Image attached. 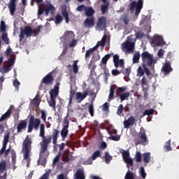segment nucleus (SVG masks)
<instances>
[{"instance_id": "obj_1", "label": "nucleus", "mask_w": 179, "mask_h": 179, "mask_svg": "<svg viewBox=\"0 0 179 179\" xmlns=\"http://www.w3.org/2000/svg\"><path fill=\"white\" fill-rule=\"evenodd\" d=\"M142 66L137 69V76H143L145 73L147 76H150V70L148 66L151 67V71H155V64H157V59L153 58V55L145 51L141 54Z\"/></svg>"}, {"instance_id": "obj_2", "label": "nucleus", "mask_w": 179, "mask_h": 179, "mask_svg": "<svg viewBox=\"0 0 179 179\" xmlns=\"http://www.w3.org/2000/svg\"><path fill=\"white\" fill-rule=\"evenodd\" d=\"M39 136L42 138V142L40 143L41 147H44V145L48 147V145L51 143V141H52L53 145H57L58 136H59V131L57 129H54L52 130V134L48 137H45V125L41 124Z\"/></svg>"}, {"instance_id": "obj_3", "label": "nucleus", "mask_w": 179, "mask_h": 179, "mask_svg": "<svg viewBox=\"0 0 179 179\" xmlns=\"http://www.w3.org/2000/svg\"><path fill=\"white\" fill-rule=\"evenodd\" d=\"M134 142L136 146H138V145L146 146V144L149 142V139L146 136V131L143 127L141 128L140 132L134 137Z\"/></svg>"}, {"instance_id": "obj_4", "label": "nucleus", "mask_w": 179, "mask_h": 179, "mask_svg": "<svg viewBox=\"0 0 179 179\" xmlns=\"http://www.w3.org/2000/svg\"><path fill=\"white\" fill-rule=\"evenodd\" d=\"M31 138L27 136L22 143V153H24V160H29V156L30 155V152H31Z\"/></svg>"}, {"instance_id": "obj_5", "label": "nucleus", "mask_w": 179, "mask_h": 179, "mask_svg": "<svg viewBox=\"0 0 179 179\" xmlns=\"http://www.w3.org/2000/svg\"><path fill=\"white\" fill-rule=\"evenodd\" d=\"M41 124V120L39 118L34 117V115H31L29 116L28 130L27 132L30 133L33 131V129L37 131Z\"/></svg>"}, {"instance_id": "obj_6", "label": "nucleus", "mask_w": 179, "mask_h": 179, "mask_svg": "<svg viewBox=\"0 0 179 179\" xmlns=\"http://www.w3.org/2000/svg\"><path fill=\"white\" fill-rule=\"evenodd\" d=\"M48 150V147L47 145H43V147H41L39 159L38 160V164L39 166H43L45 167V164H47V157H48V154H47V150Z\"/></svg>"}, {"instance_id": "obj_7", "label": "nucleus", "mask_w": 179, "mask_h": 179, "mask_svg": "<svg viewBox=\"0 0 179 179\" xmlns=\"http://www.w3.org/2000/svg\"><path fill=\"white\" fill-rule=\"evenodd\" d=\"M143 8V0L133 1L130 3V10L132 12L136 8L135 16H138Z\"/></svg>"}, {"instance_id": "obj_8", "label": "nucleus", "mask_w": 179, "mask_h": 179, "mask_svg": "<svg viewBox=\"0 0 179 179\" xmlns=\"http://www.w3.org/2000/svg\"><path fill=\"white\" fill-rule=\"evenodd\" d=\"M134 49L135 43L126 41L122 44V50L123 52H125L126 54H131V52H134Z\"/></svg>"}, {"instance_id": "obj_9", "label": "nucleus", "mask_w": 179, "mask_h": 179, "mask_svg": "<svg viewBox=\"0 0 179 179\" xmlns=\"http://www.w3.org/2000/svg\"><path fill=\"white\" fill-rule=\"evenodd\" d=\"M151 44L153 47H163L166 43L162 36L155 35L151 41Z\"/></svg>"}, {"instance_id": "obj_10", "label": "nucleus", "mask_w": 179, "mask_h": 179, "mask_svg": "<svg viewBox=\"0 0 179 179\" xmlns=\"http://www.w3.org/2000/svg\"><path fill=\"white\" fill-rule=\"evenodd\" d=\"M6 161L0 162V179H6L8 177V171L6 170Z\"/></svg>"}, {"instance_id": "obj_11", "label": "nucleus", "mask_w": 179, "mask_h": 179, "mask_svg": "<svg viewBox=\"0 0 179 179\" xmlns=\"http://www.w3.org/2000/svg\"><path fill=\"white\" fill-rule=\"evenodd\" d=\"M54 76H52V73H49L43 78L41 83L46 85V86H50L54 85Z\"/></svg>"}, {"instance_id": "obj_12", "label": "nucleus", "mask_w": 179, "mask_h": 179, "mask_svg": "<svg viewBox=\"0 0 179 179\" xmlns=\"http://www.w3.org/2000/svg\"><path fill=\"white\" fill-rule=\"evenodd\" d=\"M96 27L99 30H104L107 27V18L106 17H100L96 22Z\"/></svg>"}, {"instance_id": "obj_13", "label": "nucleus", "mask_w": 179, "mask_h": 179, "mask_svg": "<svg viewBox=\"0 0 179 179\" xmlns=\"http://www.w3.org/2000/svg\"><path fill=\"white\" fill-rule=\"evenodd\" d=\"M50 99H56L59 94V83H56L53 89H52L50 92Z\"/></svg>"}, {"instance_id": "obj_14", "label": "nucleus", "mask_w": 179, "mask_h": 179, "mask_svg": "<svg viewBox=\"0 0 179 179\" xmlns=\"http://www.w3.org/2000/svg\"><path fill=\"white\" fill-rule=\"evenodd\" d=\"M63 128L61 131V136L63 139H65L68 136V128H69V120H64L63 123Z\"/></svg>"}, {"instance_id": "obj_15", "label": "nucleus", "mask_w": 179, "mask_h": 179, "mask_svg": "<svg viewBox=\"0 0 179 179\" xmlns=\"http://www.w3.org/2000/svg\"><path fill=\"white\" fill-rule=\"evenodd\" d=\"M161 71L164 75L167 76L170 75L171 72H173V69L171 68V63L169 62H165L164 64H163Z\"/></svg>"}, {"instance_id": "obj_16", "label": "nucleus", "mask_w": 179, "mask_h": 179, "mask_svg": "<svg viewBox=\"0 0 179 179\" xmlns=\"http://www.w3.org/2000/svg\"><path fill=\"white\" fill-rule=\"evenodd\" d=\"M27 128V121L21 120L20 121L19 124L17 125V133L22 134L23 131H26Z\"/></svg>"}, {"instance_id": "obj_17", "label": "nucleus", "mask_w": 179, "mask_h": 179, "mask_svg": "<svg viewBox=\"0 0 179 179\" xmlns=\"http://www.w3.org/2000/svg\"><path fill=\"white\" fill-rule=\"evenodd\" d=\"M84 27H86L87 29H90L92 27H94V17H87L84 21Z\"/></svg>"}, {"instance_id": "obj_18", "label": "nucleus", "mask_w": 179, "mask_h": 179, "mask_svg": "<svg viewBox=\"0 0 179 179\" xmlns=\"http://www.w3.org/2000/svg\"><path fill=\"white\" fill-rule=\"evenodd\" d=\"M8 8L11 16L15 15V12H16V0H10L8 4Z\"/></svg>"}, {"instance_id": "obj_19", "label": "nucleus", "mask_w": 179, "mask_h": 179, "mask_svg": "<svg viewBox=\"0 0 179 179\" xmlns=\"http://www.w3.org/2000/svg\"><path fill=\"white\" fill-rule=\"evenodd\" d=\"M89 94V92L85 91L83 94L82 92H77L76 94V99L78 100V103H82L86 97H87V95Z\"/></svg>"}, {"instance_id": "obj_20", "label": "nucleus", "mask_w": 179, "mask_h": 179, "mask_svg": "<svg viewBox=\"0 0 179 179\" xmlns=\"http://www.w3.org/2000/svg\"><path fill=\"white\" fill-rule=\"evenodd\" d=\"M124 128H129V127H134L135 124V117L130 116L128 120L123 122Z\"/></svg>"}, {"instance_id": "obj_21", "label": "nucleus", "mask_w": 179, "mask_h": 179, "mask_svg": "<svg viewBox=\"0 0 179 179\" xmlns=\"http://www.w3.org/2000/svg\"><path fill=\"white\" fill-rule=\"evenodd\" d=\"M97 157H100V150L95 151L92 154V157H90L89 159L85 162V163H87V164H92L93 163L92 160H96Z\"/></svg>"}, {"instance_id": "obj_22", "label": "nucleus", "mask_w": 179, "mask_h": 179, "mask_svg": "<svg viewBox=\"0 0 179 179\" xmlns=\"http://www.w3.org/2000/svg\"><path fill=\"white\" fill-rule=\"evenodd\" d=\"M22 31L25 34L27 37H31V36H33V29L30 26H25Z\"/></svg>"}, {"instance_id": "obj_23", "label": "nucleus", "mask_w": 179, "mask_h": 179, "mask_svg": "<svg viewBox=\"0 0 179 179\" xmlns=\"http://www.w3.org/2000/svg\"><path fill=\"white\" fill-rule=\"evenodd\" d=\"M117 86L116 85H112L110 87V93L108 95V101H111V100H114V91L116 90Z\"/></svg>"}, {"instance_id": "obj_24", "label": "nucleus", "mask_w": 179, "mask_h": 179, "mask_svg": "<svg viewBox=\"0 0 179 179\" xmlns=\"http://www.w3.org/2000/svg\"><path fill=\"white\" fill-rule=\"evenodd\" d=\"M10 136V133L8 132L6 135H4L2 148L6 150V146L8 143L9 142V138Z\"/></svg>"}, {"instance_id": "obj_25", "label": "nucleus", "mask_w": 179, "mask_h": 179, "mask_svg": "<svg viewBox=\"0 0 179 179\" xmlns=\"http://www.w3.org/2000/svg\"><path fill=\"white\" fill-rule=\"evenodd\" d=\"M75 179H85V173L83 170L78 169L76 173L74 174Z\"/></svg>"}, {"instance_id": "obj_26", "label": "nucleus", "mask_w": 179, "mask_h": 179, "mask_svg": "<svg viewBox=\"0 0 179 179\" xmlns=\"http://www.w3.org/2000/svg\"><path fill=\"white\" fill-rule=\"evenodd\" d=\"M45 15H48V13H51V15H54L55 12V8L54 6L49 4L46 6L45 9Z\"/></svg>"}, {"instance_id": "obj_27", "label": "nucleus", "mask_w": 179, "mask_h": 179, "mask_svg": "<svg viewBox=\"0 0 179 179\" xmlns=\"http://www.w3.org/2000/svg\"><path fill=\"white\" fill-rule=\"evenodd\" d=\"M108 6H110V3L107 2L104 4L101 5V11L102 15H106L108 12Z\"/></svg>"}, {"instance_id": "obj_28", "label": "nucleus", "mask_w": 179, "mask_h": 179, "mask_svg": "<svg viewBox=\"0 0 179 179\" xmlns=\"http://www.w3.org/2000/svg\"><path fill=\"white\" fill-rule=\"evenodd\" d=\"M94 9L92 7H87L85 9V15L88 16V17H92L93 15H94Z\"/></svg>"}, {"instance_id": "obj_29", "label": "nucleus", "mask_w": 179, "mask_h": 179, "mask_svg": "<svg viewBox=\"0 0 179 179\" xmlns=\"http://www.w3.org/2000/svg\"><path fill=\"white\" fill-rule=\"evenodd\" d=\"M62 15L65 18L66 23H69V14L66 11V8L62 9Z\"/></svg>"}, {"instance_id": "obj_30", "label": "nucleus", "mask_w": 179, "mask_h": 179, "mask_svg": "<svg viewBox=\"0 0 179 179\" xmlns=\"http://www.w3.org/2000/svg\"><path fill=\"white\" fill-rule=\"evenodd\" d=\"M143 162L145 163V164H148V163H150V152H145L143 155Z\"/></svg>"}, {"instance_id": "obj_31", "label": "nucleus", "mask_w": 179, "mask_h": 179, "mask_svg": "<svg viewBox=\"0 0 179 179\" xmlns=\"http://www.w3.org/2000/svg\"><path fill=\"white\" fill-rule=\"evenodd\" d=\"M164 149L165 152H171V150H172L171 140H169L166 142L165 145H164Z\"/></svg>"}, {"instance_id": "obj_32", "label": "nucleus", "mask_w": 179, "mask_h": 179, "mask_svg": "<svg viewBox=\"0 0 179 179\" xmlns=\"http://www.w3.org/2000/svg\"><path fill=\"white\" fill-rule=\"evenodd\" d=\"M129 92H124L121 94H120V103H122V101L125 100H128V98L129 97Z\"/></svg>"}, {"instance_id": "obj_33", "label": "nucleus", "mask_w": 179, "mask_h": 179, "mask_svg": "<svg viewBox=\"0 0 179 179\" xmlns=\"http://www.w3.org/2000/svg\"><path fill=\"white\" fill-rule=\"evenodd\" d=\"M1 39L7 45L9 44V38L8 37V33L2 32Z\"/></svg>"}, {"instance_id": "obj_34", "label": "nucleus", "mask_w": 179, "mask_h": 179, "mask_svg": "<svg viewBox=\"0 0 179 179\" xmlns=\"http://www.w3.org/2000/svg\"><path fill=\"white\" fill-rule=\"evenodd\" d=\"M141 59V54L136 52L133 56V64H139V59Z\"/></svg>"}, {"instance_id": "obj_35", "label": "nucleus", "mask_w": 179, "mask_h": 179, "mask_svg": "<svg viewBox=\"0 0 179 179\" xmlns=\"http://www.w3.org/2000/svg\"><path fill=\"white\" fill-rule=\"evenodd\" d=\"M155 114V109L151 108V109H147L145 110L143 113V117H145V115H153Z\"/></svg>"}, {"instance_id": "obj_36", "label": "nucleus", "mask_w": 179, "mask_h": 179, "mask_svg": "<svg viewBox=\"0 0 179 179\" xmlns=\"http://www.w3.org/2000/svg\"><path fill=\"white\" fill-rule=\"evenodd\" d=\"M78 60H75L73 64V71L74 73H78L79 72V67L78 66Z\"/></svg>"}, {"instance_id": "obj_37", "label": "nucleus", "mask_w": 179, "mask_h": 179, "mask_svg": "<svg viewBox=\"0 0 179 179\" xmlns=\"http://www.w3.org/2000/svg\"><path fill=\"white\" fill-rule=\"evenodd\" d=\"M10 115V110L8 109L7 112L1 117L0 122L2 121H4V120H6V118H8Z\"/></svg>"}, {"instance_id": "obj_38", "label": "nucleus", "mask_w": 179, "mask_h": 179, "mask_svg": "<svg viewBox=\"0 0 179 179\" xmlns=\"http://www.w3.org/2000/svg\"><path fill=\"white\" fill-rule=\"evenodd\" d=\"M110 58H111V54L106 55L101 59L102 64H103V65H107V61H108Z\"/></svg>"}, {"instance_id": "obj_39", "label": "nucleus", "mask_w": 179, "mask_h": 179, "mask_svg": "<svg viewBox=\"0 0 179 179\" xmlns=\"http://www.w3.org/2000/svg\"><path fill=\"white\" fill-rule=\"evenodd\" d=\"M135 160L136 163H141L142 162V155L140 152H136L135 155Z\"/></svg>"}, {"instance_id": "obj_40", "label": "nucleus", "mask_w": 179, "mask_h": 179, "mask_svg": "<svg viewBox=\"0 0 179 179\" xmlns=\"http://www.w3.org/2000/svg\"><path fill=\"white\" fill-rule=\"evenodd\" d=\"M111 160H113V157H111V155H110L108 152H106V153H105V161H106V163L107 164H108V163H110V162H111Z\"/></svg>"}, {"instance_id": "obj_41", "label": "nucleus", "mask_w": 179, "mask_h": 179, "mask_svg": "<svg viewBox=\"0 0 179 179\" xmlns=\"http://www.w3.org/2000/svg\"><path fill=\"white\" fill-rule=\"evenodd\" d=\"M56 99L55 98H50V101H48V104L50 107H52L53 110H55V105H56Z\"/></svg>"}, {"instance_id": "obj_42", "label": "nucleus", "mask_w": 179, "mask_h": 179, "mask_svg": "<svg viewBox=\"0 0 179 179\" xmlns=\"http://www.w3.org/2000/svg\"><path fill=\"white\" fill-rule=\"evenodd\" d=\"M106 40H107V36L106 35H104L102 38V39L101 40V41H99L97 43V44L101 47H104V45H106Z\"/></svg>"}, {"instance_id": "obj_43", "label": "nucleus", "mask_w": 179, "mask_h": 179, "mask_svg": "<svg viewBox=\"0 0 179 179\" xmlns=\"http://www.w3.org/2000/svg\"><path fill=\"white\" fill-rule=\"evenodd\" d=\"M33 30V36L35 37V36H38V33H40V31L41 30V25H38Z\"/></svg>"}, {"instance_id": "obj_44", "label": "nucleus", "mask_w": 179, "mask_h": 179, "mask_svg": "<svg viewBox=\"0 0 179 179\" xmlns=\"http://www.w3.org/2000/svg\"><path fill=\"white\" fill-rule=\"evenodd\" d=\"M124 111V106L122 104H120L118 107H117V115H122V112Z\"/></svg>"}, {"instance_id": "obj_45", "label": "nucleus", "mask_w": 179, "mask_h": 179, "mask_svg": "<svg viewBox=\"0 0 179 179\" xmlns=\"http://www.w3.org/2000/svg\"><path fill=\"white\" fill-rule=\"evenodd\" d=\"M135 36L136 38L139 40V38H143V37H145V33H143L142 31H139L136 32Z\"/></svg>"}, {"instance_id": "obj_46", "label": "nucleus", "mask_w": 179, "mask_h": 179, "mask_svg": "<svg viewBox=\"0 0 179 179\" xmlns=\"http://www.w3.org/2000/svg\"><path fill=\"white\" fill-rule=\"evenodd\" d=\"M125 179H135V175L134 174V173L131 172V171H128L126 173L125 176Z\"/></svg>"}, {"instance_id": "obj_47", "label": "nucleus", "mask_w": 179, "mask_h": 179, "mask_svg": "<svg viewBox=\"0 0 179 179\" xmlns=\"http://www.w3.org/2000/svg\"><path fill=\"white\" fill-rule=\"evenodd\" d=\"M124 161L127 163V164H129L131 167L134 166V159L132 158L129 157L124 159Z\"/></svg>"}, {"instance_id": "obj_48", "label": "nucleus", "mask_w": 179, "mask_h": 179, "mask_svg": "<svg viewBox=\"0 0 179 179\" xmlns=\"http://www.w3.org/2000/svg\"><path fill=\"white\" fill-rule=\"evenodd\" d=\"M141 82L142 88L145 89L144 86L148 85V78L145 76H143Z\"/></svg>"}, {"instance_id": "obj_49", "label": "nucleus", "mask_w": 179, "mask_h": 179, "mask_svg": "<svg viewBox=\"0 0 179 179\" xmlns=\"http://www.w3.org/2000/svg\"><path fill=\"white\" fill-rule=\"evenodd\" d=\"M33 101H34V104L35 106H36L37 107H38V106H40V101H41L40 96L36 95L35 96V98L34 99Z\"/></svg>"}, {"instance_id": "obj_50", "label": "nucleus", "mask_w": 179, "mask_h": 179, "mask_svg": "<svg viewBox=\"0 0 179 179\" xmlns=\"http://www.w3.org/2000/svg\"><path fill=\"white\" fill-rule=\"evenodd\" d=\"M63 20H64V18H62V16L59 14H58L55 17L56 24H59V23H61Z\"/></svg>"}, {"instance_id": "obj_51", "label": "nucleus", "mask_w": 179, "mask_h": 179, "mask_svg": "<svg viewBox=\"0 0 179 179\" xmlns=\"http://www.w3.org/2000/svg\"><path fill=\"white\" fill-rule=\"evenodd\" d=\"M127 87H117L116 86V92L117 93H124V92H126Z\"/></svg>"}, {"instance_id": "obj_52", "label": "nucleus", "mask_w": 179, "mask_h": 179, "mask_svg": "<svg viewBox=\"0 0 179 179\" xmlns=\"http://www.w3.org/2000/svg\"><path fill=\"white\" fill-rule=\"evenodd\" d=\"M6 31V25L5 24V21H1L0 24V31L5 33Z\"/></svg>"}, {"instance_id": "obj_53", "label": "nucleus", "mask_w": 179, "mask_h": 179, "mask_svg": "<svg viewBox=\"0 0 179 179\" xmlns=\"http://www.w3.org/2000/svg\"><path fill=\"white\" fill-rule=\"evenodd\" d=\"M66 38H73L75 37V34L72 31H67L65 34Z\"/></svg>"}, {"instance_id": "obj_54", "label": "nucleus", "mask_w": 179, "mask_h": 179, "mask_svg": "<svg viewBox=\"0 0 179 179\" xmlns=\"http://www.w3.org/2000/svg\"><path fill=\"white\" fill-rule=\"evenodd\" d=\"M122 156L123 157V160L125 159L129 158V150H124L122 152Z\"/></svg>"}, {"instance_id": "obj_55", "label": "nucleus", "mask_w": 179, "mask_h": 179, "mask_svg": "<svg viewBox=\"0 0 179 179\" xmlns=\"http://www.w3.org/2000/svg\"><path fill=\"white\" fill-rule=\"evenodd\" d=\"M41 120H43V122H46V121H47V113H45V111L41 110Z\"/></svg>"}, {"instance_id": "obj_56", "label": "nucleus", "mask_w": 179, "mask_h": 179, "mask_svg": "<svg viewBox=\"0 0 179 179\" xmlns=\"http://www.w3.org/2000/svg\"><path fill=\"white\" fill-rule=\"evenodd\" d=\"M89 113L91 117L94 115V108L93 107V103H91L89 106Z\"/></svg>"}, {"instance_id": "obj_57", "label": "nucleus", "mask_w": 179, "mask_h": 179, "mask_svg": "<svg viewBox=\"0 0 179 179\" xmlns=\"http://www.w3.org/2000/svg\"><path fill=\"white\" fill-rule=\"evenodd\" d=\"M92 54H93V50L91 49L87 50L85 52V59H89Z\"/></svg>"}, {"instance_id": "obj_58", "label": "nucleus", "mask_w": 179, "mask_h": 179, "mask_svg": "<svg viewBox=\"0 0 179 179\" xmlns=\"http://www.w3.org/2000/svg\"><path fill=\"white\" fill-rule=\"evenodd\" d=\"M12 52H13L12 48H10V46H8L7 49L5 51L6 57L7 58L9 57V55H10V54H12Z\"/></svg>"}, {"instance_id": "obj_59", "label": "nucleus", "mask_w": 179, "mask_h": 179, "mask_svg": "<svg viewBox=\"0 0 179 179\" xmlns=\"http://www.w3.org/2000/svg\"><path fill=\"white\" fill-rule=\"evenodd\" d=\"M87 8V7L85 5H80L77 7L76 10H78V12H83V10L86 11Z\"/></svg>"}, {"instance_id": "obj_60", "label": "nucleus", "mask_w": 179, "mask_h": 179, "mask_svg": "<svg viewBox=\"0 0 179 179\" xmlns=\"http://www.w3.org/2000/svg\"><path fill=\"white\" fill-rule=\"evenodd\" d=\"M172 61H173V56H171V54L168 53L165 62H169V64H171Z\"/></svg>"}, {"instance_id": "obj_61", "label": "nucleus", "mask_w": 179, "mask_h": 179, "mask_svg": "<svg viewBox=\"0 0 179 179\" xmlns=\"http://www.w3.org/2000/svg\"><path fill=\"white\" fill-rule=\"evenodd\" d=\"M13 86L15 87L16 90H19V86H20V82L17 80H14Z\"/></svg>"}, {"instance_id": "obj_62", "label": "nucleus", "mask_w": 179, "mask_h": 179, "mask_svg": "<svg viewBox=\"0 0 179 179\" xmlns=\"http://www.w3.org/2000/svg\"><path fill=\"white\" fill-rule=\"evenodd\" d=\"M129 41V43H134L136 41V39L134 36V35H130L129 37H127V41Z\"/></svg>"}, {"instance_id": "obj_63", "label": "nucleus", "mask_w": 179, "mask_h": 179, "mask_svg": "<svg viewBox=\"0 0 179 179\" xmlns=\"http://www.w3.org/2000/svg\"><path fill=\"white\" fill-rule=\"evenodd\" d=\"M108 108H110V106H108V103L106 102L102 106V111H108Z\"/></svg>"}, {"instance_id": "obj_64", "label": "nucleus", "mask_w": 179, "mask_h": 179, "mask_svg": "<svg viewBox=\"0 0 179 179\" xmlns=\"http://www.w3.org/2000/svg\"><path fill=\"white\" fill-rule=\"evenodd\" d=\"M110 139H111L112 141H120V139H121V137L119 135L111 136L110 137Z\"/></svg>"}]
</instances>
